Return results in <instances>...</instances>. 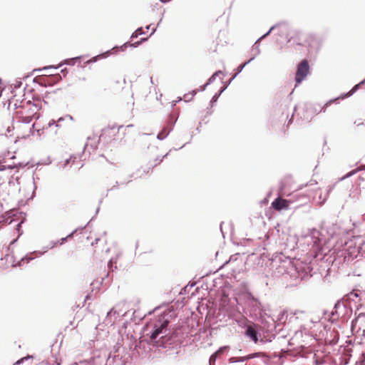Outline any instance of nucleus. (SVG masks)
Instances as JSON below:
<instances>
[{"label":"nucleus","instance_id":"ddd939ff","mask_svg":"<svg viewBox=\"0 0 365 365\" xmlns=\"http://www.w3.org/2000/svg\"><path fill=\"white\" fill-rule=\"evenodd\" d=\"M306 186H314V187L312 188V190H317L318 189H319L317 186V182L315 181V180H311L308 184L306 185Z\"/></svg>","mask_w":365,"mask_h":365},{"label":"nucleus","instance_id":"6e6552de","mask_svg":"<svg viewBox=\"0 0 365 365\" xmlns=\"http://www.w3.org/2000/svg\"><path fill=\"white\" fill-rule=\"evenodd\" d=\"M279 28L281 31L287 30V26L284 24H279L277 26H272L269 29V31L264 34L261 38H259L256 42L255 44L257 43L262 38H264L267 35H269L272 31L275 30L276 29Z\"/></svg>","mask_w":365,"mask_h":365},{"label":"nucleus","instance_id":"4be33fe9","mask_svg":"<svg viewBox=\"0 0 365 365\" xmlns=\"http://www.w3.org/2000/svg\"><path fill=\"white\" fill-rule=\"evenodd\" d=\"M354 291H353L351 294H354L356 297H358L357 293H354Z\"/></svg>","mask_w":365,"mask_h":365},{"label":"nucleus","instance_id":"dca6fc26","mask_svg":"<svg viewBox=\"0 0 365 365\" xmlns=\"http://www.w3.org/2000/svg\"><path fill=\"white\" fill-rule=\"evenodd\" d=\"M225 348L226 347H221L215 353L219 356L220 355H221L224 352V350L225 349Z\"/></svg>","mask_w":365,"mask_h":365},{"label":"nucleus","instance_id":"f3484780","mask_svg":"<svg viewBox=\"0 0 365 365\" xmlns=\"http://www.w3.org/2000/svg\"><path fill=\"white\" fill-rule=\"evenodd\" d=\"M247 64V62L244 63L243 64H241L239 67H238V72H240L242 68L245 67V66Z\"/></svg>","mask_w":365,"mask_h":365},{"label":"nucleus","instance_id":"a211bd4d","mask_svg":"<svg viewBox=\"0 0 365 365\" xmlns=\"http://www.w3.org/2000/svg\"><path fill=\"white\" fill-rule=\"evenodd\" d=\"M112 313H114V314H115V313H116V312L114 310V309H113H113H111L110 310V312L108 313V314H107V317H108L109 316H110V315L112 314Z\"/></svg>","mask_w":365,"mask_h":365},{"label":"nucleus","instance_id":"9d476101","mask_svg":"<svg viewBox=\"0 0 365 365\" xmlns=\"http://www.w3.org/2000/svg\"><path fill=\"white\" fill-rule=\"evenodd\" d=\"M118 47H113L110 51H107L104 53H102L99 56H97L96 57H93L92 60H89L88 61V62H93V61H96L97 60L98 58H100V57H106L107 56H108V54L110 53H112V51H113L115 48H117Z\"/></svg>","mask_w":365,"mask_h":365},{"label":"nucleus","instance_id":"f8f14e48","mask_svg":"<svg viewBox=\"0 0 365 365\" xmlns=\"http://www.w3.org/2000/svg\"><path fill=\"white\" fill-rule=\"evenodd\" d=\"M217 357L218 356L215 352L213 354H212L209 360L210 365H215V363Z\"/></svg>","mask_w":365,"mask_h":365},{"label":"nucleus","instance_id":"b1692460","mask_svg":"<svg viewBox=\"0 0 365 365\" xmlns=\"http://www.w3.org/2000/svg\"><path fill=\"white\" fill-rule=\"evenodd\" d=\"M254 357V355H250L248 358L252 359Z\"/></svg>","mask_w":365,"mask_h":365},{"label":"nucleus","instance_id":"5701e85b","mask_svg":"<svg viewBox=\"0 0 365 365\" xmlns=\"http://www.w3.org/2000/svg\"><path fill=\"white\" fill-rule=\"evenodd\" d=\"M312 108H307V112H311V111H312Z\"/></svg>","mask_w":365,"mask_h":365},{"label":"nucleus","instance_id":"20e7f679","mask_svg":"<svg viewBox=\"0 0 365 365\" xmlns=\"http://www.w3.org/2000/svg\"><path fill=\"white\" fill-rule=\"evenodd\" d=\"M120 127L112 126L104 128L100 136V140H107L108 138H115L118 134Z\"/></svg>","mask_w":365,"mask_h":365},{"label":"nucleus","instance_id":"6ab92c4d","mask_svg":"<svg viewBox=\"0 0 365 365\" xmlns=\"http://www.w3.org/2000/svg\"><path fill=\"white\" fill-rule=\"evenodd\" d=\"M24 125L23 124H21V123H18V124L16 125V128H17L18 129H21V127H24Z\"/></svg>","mask_w":365,"mask_h":365},{"label":"nucleus","instance_id":"1a4fd4ad","mask_svg":"<svg viewBox=\"0 0 365 365\" xmlns=\"http://www.w3.org/2000/svg\"><path fill=\"white\" fill-rule=\"evenodd\" d=\"M364 82H365V80H364V81H361V82H360L359 83H358V84L355 85L349 92H348V93H347L346 94H345L344 96H341V98L344 99V98H346V97H349V96H351V95H352V94L356 91H357V90L359 88V87L361 86V85H362V84H364Z\"/></svg>","mask_w":365,"mask_h":365},{"label":"nucleus","instance_id":"f257e3e1","mask_svg":"<svg viewBox=\"0 0 365 365\" xmlns=\"http://www.w3.org/2000/svg\"><path fill=\"white\" fill-rule=\"evenodd\" d=\"M172 311L170 309L165 310L162 314L158 316V319L155 321L153 326V331L150 334V342L157 346H163L167 339V336H161L157 340L160 334H165L167 331V327L171 318Z\"/></svg>","mask_w":365,"mask_h":365},{"label":"nucleus","instance_id":"393cba45","mask_svg":"<svg viewBox=\"0 0 365 365\" xmlns=\"http://www.w3.org/2000/svg\"><path fill=\"white\" fill-rule=\"evenodd\" d=\"M314 113H318L317 109H314Z\"/></svg>","mask_w":365,"mask_h":365},{"label":"nucleus","instance_id":"a878e982","mask_svg":"<svg viewBox=\"0 0 365 365\" xmlns=\"http://www.w3.org/2000/svg\"><path fill=\"white\" fill-rule=\"evenodd\" d=\"M8 168H10V169L13 168V167H11V166H9Z\"/></svg>","mask_w":365,"mask_h":365},{"label":"nucleus","instance_id":"4468645a","mask_svg":"<svg viewBox=\"0 0 365 365\" xmlns=\"http://www.w3.org/2000/svg\"><path fill=\"white\" fill-rule=\"evenodd\" d=\"M336 99L335 100H331V101H328L327 103H325L323 107L320 109V110L319 112H324L325 113L326 110H327V108L329 106H330L334 101H335Z\"/></svg>","mask_w":365,"mask_h":365},{"label":"nucleus","instance_id":"2eb2a0df","mask_svg":"<svg viewBox=\"0 0 365 365\" xmlns=\"http://www.w3.org/2000/svg\"><path fill=\"white\" fill-rule=\"evenodd\" d=\"M143 34V31H142V29H138L134 34H133V35L131 36V38L132 40L134 38H136L138 35H140Z\"/></svg>","mask_w":365,"mask_h":365},{"label":"nucleus","instance_id":"aec40b11","mask_svg":"<svg viewBox=\"0 0 365 365\" xmlns=\"http://www.w3.org/2000/svg\"><path fill=\"white\" fill-rule=\"evenodd\" d=\"M6 167L5 165H0V171L6 170Z\"/></svg>","mask_w":365,"mask_h":365},{"label":"nucleus","instance_id":"f03ea898","mask_svg":"<svg viewBox=\"0 0 365 365\" xmlns=\"http://www.w3.org/2000/svg\"><path fill=\"white\" fill-rule=\"evenodd\" d=\"M38 111V106L30 101H27L24 103L21 110L17 112L22 123L26 124L21 133L22 138L29 136L32 132L34 125H31V122L34 118H38V116H36Z\"/></svg>","mask_w":365,"mask_h":365},{"label":"nucleus","instance_id":"0eeeda50","mask_svg":"<svg viewBox=\"0 0 365 365\" xmlns=\"http://www.w3.org/2000/svg\"><path fill=\"white\" fill-rule=\"evenodd\" d=\"M245 335L250 337L255 343L258 341L257 332L253 326H247L245 331Z\"/></svg>","mask_w":365,"mask_h":365},{"label":"nucleus","instance_id":"423d86ee","mask_svg":"<svg viewBox=\"0 0 365 365\" xmlns=\"http://www.w3.org/2000/svg\"><path fill=\"white\" fill-rule=\"evenodd\" d=\"M21 96L17 95H14L9 101V107L13 108L14 109L21 108L24 106V103L26 102L24 100L21 99Z\"/></svg>","mask_w":365,"mask_h":365},{"label":"nucleus","instance_id":"9b49d317","mask_svg":"<svg viewBox=\"0 0 365 365\" xmlns=\"http://www.w3.org/2000/svg\"><path fill=\"white\" fill-rule=\"evenodd\" d=\"M147 38L143 37L140 38L139 41H135L134 43H125L123 46H138L139 44L142 43L143 41H146Z\"/></svg>","mask_w":365,"mask_h":365},{"label":"nucleus","instance_id":"7ed1b4c3","mask_svg":"<svg viewBox=\"0 0 365 365\" xmlns=\"http://www.w3.org/2000/svg\"><path fill=\"white\" fill-rule=\"evenodd\" d=\"M309 72V63L306 59H304L297 66L295 76V81L297 83H300L307 77Z\"/></svg>","mask_w":365,"mask_h":365},{"label":"nucleus","instance_id":"39448f33","mask_svg":"<svg viewBox=\"0 0 365 365\" xmlns=\"http://www.w3.org/2000/svg\"><path fill=\"white\" fill-rule=\"evenodd\" d=\"M289 206V201L285 199H282L281 197L276 198L272 202V207L277 211H281L282 210H287Z\"/></svg>","mask_w":365,"mask_h":365},{"label":"nucleus","instance_id":"412c9836","mask_svg":"<svg viewBox=\"0 0 365 365\" xmlns=\"http://www.w3.org/2000/svg\"><path fill=\"white\" fill-rule=\"evenodd\" d=\"M82 58V57H81V56H76V57H73V58H72L71 60L80 59V58Z\"/></svg>","mask_w":365,"mask_h":365}]
</instances>
